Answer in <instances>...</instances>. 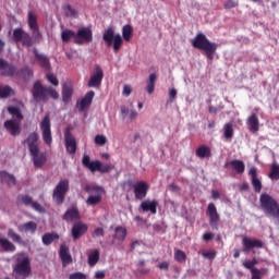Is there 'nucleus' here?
<instances>
[{"label":"nucleus","instance_id":"nucleus-1","mask_svg":"<svg viewBox=\"0 0 279 279\" xmlns=\"http://www.w3.org/2000/svg\"><path fill=\"white\" fill-rule=\"evenodd\" d=\"M27 24L33 37L21 27L13 29L12 38L14 43H21L22 47H32L36 40L40 43V38H43V34H40V28L38 27V15L34 11L27 13Z\"/></svg>","mask_w":279,"mask_h":279},{"label":"nucleus","instance_id":"nucleus-2","mask_svg":"<svg viewBox=\"0 0 279 279\" xmlns=\"http://www.w3.org/2000/svg\"><path fill=\"white\" fill-rule=\"evenodd\" d=\"M32 95L35 101H43L44 104H47V101H49V97H51V99H54V101L60 99V94L58 93V90H56V88L51 86L43 85L41 81L34 82Z\"/></svg>","mask_w":279,"mask_h":279},{"label":"nucleus","instance_id":"nucleus-3","mask_svg":"<svg viewBox=\"0 0 279 279\" xmlns=\"http://www.w3.org/2000/svg\"><path fill=\"white\" fill-rule=\"evenodd\" d=\"M258 209L264 213L265 217L279 221V203L268 193L260 194Z\"/></svg>","mask_w":279,"mask_h":279},{"label":"nucleus","instance_id":"nucleus-4","mask_svg":"<svg viewBox=\"0 0 279 279\" xmlns=\"http://www.w3.org/2000/svg\"><path fill=\"white\" fill-rule=\"evenodd\" d=\"M192 47H194V49L205 51L206 58L208 60H213L215 53L217 52L218 45L208 40V37H206L204 33H198L192 41Z\"/></svg>","mask_w":279,"mask_h":279},{"label":"nucleus","instance_id":"nucleus-5","mask_svg":"<svg viewBox=\"0 0 279 279\" xmlns=\"http://www.w3.org/2000/svg\"><path fill=\"white\" fill-rule=\"evenodd\" d=\"M32 276V259L28 256L17 257L13 267V277L15 279H27Z\"/></svg>","mask_w":279,"mask_h":279},{"label":"nucleus","instance_id":"nucleus-6","mask_svg":"<svg viewBox=\"0 0 279 279\" xmlns=\"http://www.w3.org/2000/svg\"><path fill=\"white\" fill-rule=\"evenodd\" d=\"M107 47H113L114 53H119L121 47H123V37L121 34H114V28L109 27L102 34Z\"/></svg>","mask_w":279,"mask_h":279},{"label":"nucleus","instance_id":"nucleus-7","mask_svg":"<svg viewBox=\"0 0 279 279\" xmlns=\"http://www.w3.org/2000/svg\"><path fill=\"white\" fill-rule=\"evenodd\" d=\"M85 191L89 195L86 199L87 206L101 204V199H104V195L106 194V190L99 185H86Z\"/></svg>","mask_w":279,"mask_h":279},{"label":"nucleus","instance_id":"nucleus-8","mask_svg":"<svg viewBox=\"0 0 279 279\" xmlns=\"http://www.w3.org/2000/svg\"><path fill=\"white\" fill-rule=\"evenodd\" d=\"M66 193H69V181L63 179L59 181L52 192V198L58 206H62V204H64V197H66Z\"/></svg>","mask_w":279,"mask_h":279},{"label":"nucleus","instance_id":"nucleus-9","mask_svg":"<svg viewBox=\"0 0 279 279\" xmlns=\"http://www.w3.org/2000/svg\"><path fill=\"white\" fill-rule=\"evenodd\" d=\"M39 128L41 130V138L48 147H51L53 143V135L51 134V119L47 113L41 122L39 123Z\"/></svg>","mask_w":279,"mask_h":279},{"label":"nucleus","instance_id":"nucleus-10","mask_svg":"<svg viewBox=\"0 0 279 279\" xmlns=\"http://www.w3.org/2000/svg\"><path fill=\"white\" fill-rule=\"evenodd\" d=\"M93 40V29L90 27H81L76 32L74 45H88Z\"/></svg>","mask_w":279,"mask_h":279},{"label":"nucleus","instance_id":"nucleus-11","mask_svg":"<svg viewBox=\"0 0 279 279\" xmlns=\"http://www.w3.org/2000/svg\"><path fill=\"white\" fill-rule=\"evenodd\" d=\"M263 247H264V243L258 239H252L248 236L242 238V252H244V254H250V252H252V250H255V248L263 250Z\"/></svg>","mask_w":279,"mask_h":279},{"label":"nucleus","instance_id":"nucleus-12","mask_svg":"<svg viewBox=\"0 0 279 279\" xmlns=\"http://www.w3.org/2000/svg\"><path fill=\"white\" fill-rule=\"evenodd\" d=\"M38 141H40V135H38L37 131H34L29 133L23 141V145L28 147L29 154H36L38 149H40V144H38Z\"/></svg>","mask_w":279,"mask_h":279},{"label":"nucleus","instance_id":"nucleus-13","mask_svg":"<svg viewBox=\"0 0 279 279\" xmlns=\"http://www.w3.org/2000/svg\"><path fill=\"white\" fill-rule=\"evenodd\" d=\"M207 216L209 218V226L213 230H219V221L221 220V216L217 211V206L214 203H209L207 206Z\"/></svg>","mask_w":279,"mask_h":279},{"label":"nucleus","instance_id":"nucleus-14","mask_svg":"<svg viewBox=\"0 0 279 279\" xmlns=\"http://www.w3.org/2000/svg\"><path fill=\"white\" fill-rule=\"evenodd\" d=\"M133 193L135 199L142 202L147 197V193H149V184L145 181H138L137 183L133 184Z\"/></svg>","mask_w":279,"mask_h":279},{"label":"nucleus","instance_id":"nucleus-15","mask_svg":"<svg viewBox=\"0 0 279 279\" xmlns=\"http://www.w3.org/2000/svg\"><path fill=\"white\" fill-rule=\"evenodd\" d=\"M101 82H104V70H101V66L95 65L94 73L92 74L87 86L88 88H99Z\"/></svg>","mask_w":279,"mask_h":279},{"label":"nucleus","instance_id":"nucleus-16","mask_svg":"<svg viewBox=\"0 0 279 279\" xmlns=\"http://www.w3.org/2000/svg\"><path fill=\"white\" fill-rule=\"evenodd\" d=\"M64 140H65V149L68 154H71L73 156L75 151H77V141H75V137L71 133V128L65 129Z\"/></svg>","mask_w":279,"mask_h":279},{"label":"nucleus","instance_id":"nucleus-17","mask_svg":"<svg viewBox=\"0 0 279 279\" xmlns=\"http://www.w3.org/2000/svg\"><path fill=\"white\" fill-rule=\"evenodd\" d=\"M33 53L35 57V62H37L38 66L45 71H51V61L47 54L39 52L37 48L33 49Z\"/></svg>","mask_w":279,"mask_h":279},{"label":"nucleus","instance_id":"nucleus-18","mask_svg":"<svg viewBox=\"0 0 279 279\" xmlns=\"http://www.w3.org/2000/svg\"><path fill=\"white\" fill-rule=\"evenodd\" d=\"M0 71L4 77H14L16 75V65L8 62L3 58H0Z\"/></svg>","mask_w":279,"mask_h":279},{"label":"nucleus","instance_id":"nucleus-19","mask_svg":"<svg viewBox=\"0 0 279 279\" xmlns=\"http://www.w3.org/2000/svg\"><path fill=\"white\" fill-rule=\"evenodd\" d=\"M86 232H88V225L82 221H77L72 226L71 234L74 241L82 239Z\"/></svg>","mask_w":279,"mask_h":279},{"label":"nucleus","instance_id":"nucleus-20","mask_svg":"<svg viewBox=\"0 0 279 279\" xmlns=\"http://www.w3.org/2000/svg\"><path fill=\"white\" fill-rule=\"evenodd\" d=\"M248 175L251 177V183L255 193H260V191H263V182L258 179V169L252 167L248 171Z\"/></svg>","mask_w":279,"mask_h":279},{"label":"nucleus","instance_id":"nucleus-21","mask_svg":"<svg viewBox=\"0 0 279 279\" xmlns=\"http://www.w3.org/2000/svg\"><path fill=\"white\" fill-rule=\"evenodd\" d=\"M82 165L86 169H89L92 171V173H95V171H100V169H101V161H99V160L90 161V156H88V155L83 156Z\"/></svg>","mask_w":279,"mask_h":279},{"label":"nucleus","instance_id":"nucleus-22","mask_svg":"<svg viewBox=\"0 0 279 279\" xmlns=\"http://www.w3.org/2000/svg\"><path fill=\"white\" fill-rule=\"evenodd\" d=\"M33 158L34 167L40 169L47 162V154L40 153V149H37L36 153H29Z\"/></svg>","mask_w":279,"mask_h":279},{"label":"nucleus","instance_id":"nucleus-23","mask_svg":"<svg viewBox=\"0 0 279 279\" xmlns=\"http://www.w3.org/2000/svg\"><path fill=\"white\" fill-rule=\"evenodd\" d=\"M4 128L10 132L11 136H19L21 134V123L16 120H7Z\"/></svg>","mask_w":279,"mask_h":279},{"label":"nucleus","instance_id":"nucleus-24","mask_svg":"<svg viewBox=\"0 0 279 279\" xmlns=\"http://www.w3.org/2000/svg\"><path fill=\"white\" fill-rule=\"evenodd\" d=\"M140 208L143 213H151V215H156V213H158V201H144L141 203Z\"/></svg>","mask_w":279,"mask_h":279},{"label":"nucleus","instance_id":"nucleus-25","mask_svg":"<svg viewBox=\"0 0 279 279\" xmlns=\"http://www.w3.org/2000/svg\"><path fill=\"white\" fill-rule=\"evenodd\" d=\"M246 125L252 134H256V132L260 130V121L258 120V116H256V113H252L246 120Z\"/></svg>","mask_w":279,"mask_h":279},{"label":"nucleus","instance_id":"nucleus-26","mask_svg":"<svg viewBox=\"0 0 279 279\" xmlns=\"http://www.w3.org/2000/svg\"><path fill=\"white\" fill-rule=\"evenodd\" d=\"M80 209L77 207H72L68 209L63 215V221H66L68 223H71L73 221H80Z\"/></svg>","mask_w":279,"mask_h":279},{"label":"nucleus","instance_id":"nucleus-27","mask_svg":"<svg viewBox=\"0 0 279 279\" xmlns=\"http://www.w3.org/2000/svg\"><path fill=\"white\" fill-rule=\"evenodd\" d=\"M231 167L232 171H235L238 175H243L245 173V162L241 159H233L226 163V167Z\"/></svg>","mask_w":279,"mask_h":279},{"label":"nucleus","instance_id":"nucleus-28","mask_svg":"<svg viewBox=\"0 0 279 279\" xmlns=\"http://www.w3.org/2000/svg\"><path fill=\"white\" fill-rule=\"evenodd\" d=\"M15 77H20L24 82H29V80H32V77H34V70H32V68L25 65L24 68L16 71Z\"/></svg>","mask_w":279,"mask_h":279},{"label":"nucleus","instance_id":"nucleus-29","mask_svg":"<svg viewBox=\"0 0 279 279\" xmlns=\"http://www.w3.org/2000/svg\"><path fill=\"white\" fill-rule=\"evenodd\" d=\"M59 256L62 260L63 267H66V265H71V263H73V257L69 253V248L66 247V245L60 246Z\"/></svg>","mask_w":279,"mask_h":279},{"label":"nucleus","instance_id":"nucleus-30","mask_svg":"<svg viewBox=\"0 0 279 279\" xmlns=\"http://www.w3.org/2000/svg\"><path fill=\"white\" fill-rule=\"evenodd\" d=\"M71 97H73V84L63 83V85H62V101L64 104H69V101H71Z\"/></svg>","mask_w":279,"mask_h":279},{"label":"nucleus","instance_id":"nucleus-31","mask_svg":"<svg viewBox=\"0 0 279 279\" xmlns=\"http://www.w3.org/2000/svg\"><path fill=\"white\" fill-rule=\"evenodd\" d=\"M95 98V92L89 90L80 101L78 108L81 111L86 110L93 104V99Z\"/></svg>","mask_w":279,"mask_h":279},{"label":"nucleus","instance_id":"nucleus-32","mask_svg":"<svg viewBox=\"0 0 279 279\" xmlns=\"http://www.w3.org/2000/svg\"><path fill=\"white\" fill-rule=\"evenodd\" d=\"M17 230L19 232H31V234H35L36 230H38V225L34 221H28L26 223L20 225Z\"/></svg>","mask_w":279,"mask_h":279},{"label":"nucleus","instance_id":"nucleus-33","mask_svg":"<svg viewBox=\"0 0 279 279\" xmlns=\"http://www.w3.org/2000/svg\"><path fill=\"white\" fill-rule=\"evenodd\" d=\"M0 180L2 184H8V186L16 185V178L13 174L8 173L7 171H0Z\"/></svg>","mask_w":279,"mask_h":279},{"label":"nucleus","instance_id":"nucleus-34","mask_svg":"<svg viewBox=\"0 0 279 279\" xmlns=\"http://www.w3.org/2000/svg\"><path fill=\"white\" fill-rule=\"evenodd\" d=\"M196 156H197V158H201L202 160H204V158H211L213 150H210L209 146L201 145L196 149Z\"/></svg>","mask_w":279,"mask_h":279},{"label":"nucleus","instance_id":"nucleus-35","mask_svg":"<svg viewBox=\"0 0 279 279\" xmlns=\"http://www.w3.org/2000/svg\"><path fill=\"white\" fill-rule=\"evenodd\" d=\"M0 247L3 252H16V245L5 238H0Z\"/></svg>","mask_w":279,"mask_h":279},{"label":"nucleus","instance_id":"nucleus-36","mask_svg":"<svg viewBox=\"0 0 279 279\" xmlns=\"http://www.w3.org/2000/svg\"><path fill=\"white\" fill-rule=\"evenodd\" d=\"M156 80H158V75L156 73L149 75L146 87L148 95H151L154 90H156Z\"/></svg>","mask_w":279,"mask_h":279},{"label":"nucleus","instance_id":"nucleus-37","mask_svg":"<svg viewBox=\"0 0 279 279\" xmlns=\"http://www.w3.org/2000/svg\"><path fill=\"white\" fill-rule=\"evenodd\" d=\"M58 239H60V235L56 232H51L45 233L41 238V241L45 245H51V243H53V241H58Z\"/></svg>","mask_w":279,"mask_h":279},{"label":"nucleus","instance_id":"nucleus-38","mask_svg":"<svg viewBox=\"0 0 279 279\" xmlns=\"http://www.w3.org/2000/svg\"><path fill=\"white\" fill-rule=\"evenodd\" d=\"M114 232L116 234L113 239H116L117 241H121V243H123V241H125L128 236V230L123 227H117Z\"/></svg>","mask_w":279,"mask_h":279},{"label":"nucleus","instance_id":"nucleus-39","mask_svg":"<svg viewBox=\"0 0 279 279\" xmlns=\"http://www.w3.org/2000/svg\"><path fill=\"white\" fill-rule=\"evenodd\" d=\"M223 137L226 141H232L234 137V129L232 126V123H226L223 126Z\"/></svg>","mask_w":279,"mask_h":279},{"label":"nucleus","instance_id":"nucleus-40","mask_svg":"<svg viewBox=\"0 0 279 279\" xmlns=\"http://www.w3.org/2000/svg\"><path fill=\"white\" fill-rule=\"evenodd\" d=\"M8 236L13 241V243H19V245H25L23 238H21V234L16 233L14 229L8 230Z\"/></svg>","mask_w":279,"mask_h":279},{"label":"nucleus","instance_id":"nucleus-41","mask_svg":"<svg viewBox=\"0 0 279 279\" xmlns=\"http://www.w3.org/2000/svg\"><path fill=\"white\" fill-rule=\"evenodd\" d=\"M71 38H77L76 33L71 29H64L61 33V40L62 43H71Z\"/></svg>","mask_w":279,"mask_h":279},{"label":"nucleus","instance_id":"nucleus-42","mask_svg":"<svg viewBox=\"0 0 279 279\" xmlns=\"http://www.w3.org/2000/svg\"><path fill=\"white\" fill-rule=\"evenodd\" d=\"M243 267H245V269H250L251 274H267V268H262L258 269L256 267H254V265L252 264V260H246L243 263Z\"/></svg>","mask_w":279,"mask_h":279},{"label":"nucleus","instance_id":"nucleus-43","mask_svg":"<svg viewBox=\"0 0 279 279\" xmlns=\"http://www.w3.org/2000/svg\"><path fill=\"white\" fill-rule=\"evenodd\" d=\"M14 95V89L9 85L3 87L0 86V99H8V97H12Z\"/></svg>","mask_w":279,"mask_h":279},{"label":"nucleus","instance_id":"nucleus-44","mask_svg":"<svg viewBox=\"0 0 279 279\" xmlns=\"http://www.w3.org/2000/svg\"><path fill=\"white\" fill-rule=\"evenodd\" d=\"M99 250H94L89 255H88V265L89 267H95L97 263H99Z\"/></svg>","mask_w":279,"mask_h":279},{"label":"nucleus","instance_id":"nucleus-45","mask_svg":"<svg viewBox=\"0 0 279 279\" xmlns=\"http://www.w3.org/2000/svg\"><path fill=\"white\" fill-rule=\"evenodd\" d=\"M134 29L132 28V25H124L122 28V36L126 43H130L132 40V34Z\"/></svg>","mask_w":279,"mask_h":279},{"label":"nucleus","instance_id":"nucleus-46","mask_svg":"<svg viewBox=\"0 0 279 279\" xmlns=\"http://www.w3.org/2000/svg\"><path fill=\"white\" fill-rule=\"evenodd\" d=\"M17 202H22L24 206H32L34 198H32L29 195L20 194L17 195Z\"/></svg>","mask_w":279,"mask_h":279},{"label":"nucleus","instance_id":"nucleus-47","mask_svg":"<svg viewBox=\"0 0 279 279\" xmlns=\"http://www.w3.org/2000/svg\"><path fill=\"white\" fill-rule=\"evenodd\" d=\"M8 112L19 119V121H23V113H21V109L19 107H9Z\"/></svg>","mask_w":279,"mask_h":279},{"label":"nucleus","instance_id":"nucleus-48","mask_svg":"<svg viewBox=\"0 0 279 279\" xmlns=\"http://www.w3.org/2000/svg\"><path fill=\"white\" fill-rule=\"evenodd\" d=\"M268 178H270L271 180H279V165L278 163H274L271 166Z\"/></svg>","mask_w":279,"mask_h":279},{"label":"nucleus","instance_id":"nucleus-49","mask_svg":"<svg viewBox=\"0 0 279 279\" xmlns=\"http://www.w3.org/2000/svg\"><path fill=\"white\" fill-rule=\"evenodd\" d=\"M174 260H177V263H186V253L182 250H177L174 252Z\"/></svg>","mask_w":279,"mask_h":279},{"label":"nucleus","instance_id":"nucleus-50","mask_svg":"<svg viewBox=\"0 0 279 279\" xmlns=\"http://www.w3.org/2000/svg\"><path fill=\"white\" fill-rule=\"evenodd\" d=\"M49 84H52V86H60V81L58 80V76L53 73H49L46 75Z\"/></svg>","mask_w":279,"mask_h":279},{"label":"nucleus","instance_id":"nucleus-51","mask_svg":"<svg viewBox=\"0 0 279 279\" xmlns=\"http://www.w3.org/2000/svg\"><path fill=\"white\" fill-rule=\"evenodd\" d=\"M112 169H114V165L112 163H106V165L100 163L99 173H110Z\"/></svg>","mask_w":279,"mask_h":279},{"label":"nucleus","instance_id":"nucleus-52","mask_svg":"<svg viewBox=\"0 0 279 279\" xmlns=\"http://www.w3.org/2000/svg\"><path fill=\"white\" fill-rule=\"evenodd\" d=\"M95 143L96 145H100V147H102V145H106V143H108V140L105 135H96Z\"/></svg>","mask_w":279,"mask_h":279},{"label":"nucleus","instance_id":"nucleus-53","mask_svg":"<svg viewBox=\"0 0 279 279\" xmlns=\"http://www.w3.org/2000/svg\"><path fill=\"white\" fill-rule=\"evenodd\" d=\"M203 257L208 258V260H215V258H217V253L215 251H205L203 252Z\"/></svg>","mask_w":279,"mask_h":279},{"label":"nucleus","instance_id":"nucleus-54","mask_svg":"<svg viewBox=\"0 0 279 279\" xmlns=\"http://www.w3.org/2000/svg\"><path fill=\"white\" fill-rule=\"evenodd\" d=\"M64 12H65L66 16H75V14H77V11H75V9H73V7H71V4H66L64 7Z\"/></svg>","mask_w":279,"mask_h":279},{"label":"nucleus","instance_id":"nucleus-55","mask_svg":"<svg viewBox=\"0 0 279 279\" xmlns=\"http://www.w3.org/2000/svg\"><path fill=\"white\" fill-rule=\"evenodd\" d=\"M105 234H106V231H104V228H96L92 233V236L93 239H97V236H104Z\"/></svg>","mask_w":279,"mask_h":279},{"label":"nucleus","instance_id":"nucleus-56","mask_svg":"<svg viewBox=\"0 0 279 279\" xmlns=\"http://www.w3.org/2000/svg\"><path fill=\"white\" fill-rule=\"evenodd\" d=\"M69 279H86V275L84 272H74L70 275Z\"/></svg>","mask_w":279,"mask_h":279},{"label":"nucleus","instance_id":"nucleus-57","mask_svg":"<svg viewBox=\"0 0 279 279\" xmlns=\"http://www.w3.org/2000/svg\"><path fill=\"white\" fill-rule=\"evenodd\" d=\"M31 206L37 213H43L45 210V208H43V206L39 203H36L34 201H33V203H31Z\"/></svg>","mask_w":279,"mask_h":279},{"label":"nucleus","instance_id":"nucleus-58","mask_svg":"<svg viewBox=\"0 0 279 279\" xmlns=\"http://www.w3.org/2000/svg\"><path fill=\"white\" fill-rule=\"evenodd\" d=\"M175 97H178V89L177 88H172L169 90V101L170 104L173 102V99H175Z\"/></svg>","mask_w":279,"mask_h":279},{"label":"nucleus","instance_id":"nucleus-59","mask_svg":"<svg viewBox=\"0 0 279 279\" xmlns=\"http://www.w3.org/2000/svg\"><path fill=\"white\" fill-rule=\"evenodd\" d=\"M122 95H124L125 97H130L132 95V86L124 85Z\"/></svg>","mask_w":279,"mask_h":279},{"label":"nucleus","instance_id":"nucleus-60","mask_svg":"<svg viewBox=\"0 0 279 279\" xmlns=\"http://www.w3.org/2000/svg\"><path fill=\"white\" fill-rule=\"evenodd\" d=\"M236 5H239V3L229 0L225 3V10H231V8H236Z\"/></svg>","mask_w":279,"mask_h":279},{"label":"nucleus","instance_id":"nucleus-61","mask_svg":"<svg viewBox=\"0 0 279 279\" xmlns=\"http://www.w3.org/2000/svg\"><path fill=\"white\" fill-rule=\"evenodd\" d=\"M94 278H96V279H104V278H106V271H104V270L96 271Z\"/></svg>","mask_w":279,"mask_h":279},{"label":"nucleus","instance_id":"nucleus-62","mask_svg":"<svg viewBox=\"0 0 279 279\" xmlns=\"http://www.w3.org/2000/svg\"><path fill=\"white\" fill-rule=\"evenodd\" d=\"M252 274V279H263V276L267 272H251Z\"/></svg>","mask_w":279,"mask_h":279},{"label":"nucleus","instance_id":"nucleus-63","mask_svg":"<svg viewBox=\"0 0 279 279\" xmlns=\"http://www.w3.org/2000/svg\"><path fill=\"white\" fill-rule=\"evenodd\" d=\"M214 238L215 234H213L211 232L204 233L203 235L204 241H213Z\"/></svg>","mask_w":279,"mask_h":279},{"label":"nucleus","instance_id":"nucleus-64","mask_svg":"<svg viewBox=\"0 0 279 279\" xmlns=\"http://www.w3.org/2000/svg\"><path fill=\"white\" fill-rule=\"evenodd\" d=\"M159 269H163L165 271H167L169 269V263L168 262H162L158 265Z\"/></svg>","mask_w":279,"mask_h":279}]
</instances>
